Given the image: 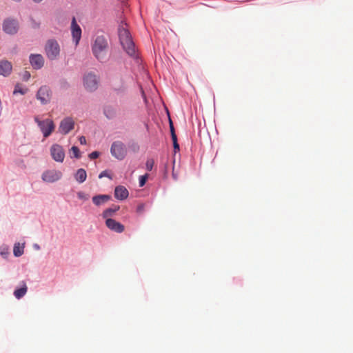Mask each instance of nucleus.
<instances>
[{
	"instance_id": "f8f14e48",
	"label": "nucleus",
	"mask_w": 353,
	"mask_h": 353,
	"mask_svg": "<svg viewBox=\"0 0 353 353\" xmlns=\"http://www.w3.org/2000/svg\"><path fill=\"white\" fill-rule=\"evenodd\" d=\"M71 33L75 45L77 46L81 37V29L77 24L74 17H73L72 19Z\"/></svg>"
},
{
	"instance_id": "f3484780",
	"label": "nucleus",
	"mask_w": 353,
	"mask_h": 353,
	"mask_svg": "<svg viewBox=\"0 0 353 353\" xmlns=\"http://www.w3.org/2000/svg\"><path fill=\"white\" fill-rule=\"evenodd\" d=\"M110 199V196L106 194L97 195L92 197V201L94 205L99 206Z\"/></svg>"
},
{
	"instance_id": "bb28decb",
	"label": "nucleus",
	"mask_w": 353,
	"mask_h": 353,
	"mask_svg": "<svg viewBox=\"0 0 353 353\" xmlns=\"http://www.w3.org/2000/svg\"><path fill=\"white\" fill-rule=\"evenodd\" d=\"M77 196L79 199L83 201H87L90 197V196L88 194H85L83 192H78Z\"/></svg>"
},
{
	"instance_id": "2eb2a0df",
	"label": "nucleus",
	"mask_w": 353,
	"mask_h": 353,
	"mask_svg": "<svg viewBox=\"0 0 353 353\" xmlns=\"http://www.w3.org/2000/svg\"><path fill=\"white\" fill-rule=\"evenodd\" d=\"M12 70V65L10 62L6 60L0 61V75L8 77L10 74Z\"/></svg>"
},
{
	"instance_id": "c756f323",
	"label": "nucleus",
	"mask_w": 353,
	"mask_h": 353,
	"mask_svg": "<svg viewBox=\"0 0 353 353\" xmlns=\"http://www.w3.org/2000/svg\"><path fill=\"white\" fill-rule=\"evenodd\" d=\"M99 154H99V152H97V151H94V152H91V153L89 154V157H90V159H97V158H98V157H99Z\"/></svg>"
},
{
	"instance_id": "5701e85b",
	"label": "nucleus",
	"mask_w": 353,
	"mask_h": 353,
	"mask_svg": "<svg viewBox=\"0 0 353 353\" xmlns=\"http://www.w3.org/2000/svg\"><path fill=\"white\" fill-rule=\"evenodd\" d=\"M70 154L71 157H74L76 159H79L81 157L80 151L77 146H72L71 148Z\"/></svg>"
},
{
	"instance_id": "2f4dec72",
	"label": "nucleus",
	"mask_w": 353,
	"mask_h": 353,
	"mask_svg": "<svg viewBox=\"0 0 353 353\" xmlns=\"http://www.w3.org/2000/svg\"><path fill=\"white\" fill-rule=\"evenodd\" d=\"M30 77V74L28 72H26L23 74V79L25 81H28Z\"/></svg>"
},
{
	"instance_id": "f704fd0d",
	"label": "nucleus",
	"mask_w": 353,
	"mask_h": 353,
	"mask_svg": "<svg viewBox=\"0 0 353 353\" xmlns=\"http://www.w3.org/2000/svg\"><path fill=\"white\" fill-rule=\"evenodd\" d=\"M172 176H173V178H174L175 180H176V179H177V176H176V174L174 173V170H172Z\"/></svg>"
},
{
	"instance_id": "20e7f679",
	"label": "nucleus",
	"mask_w": 353,
	"mask_h": 353,
	"mask_svg": "<svg viewBox=\"0 0 353 353\" xmlns=\"http://www.w3.org/2000/svg\"><path fill=\"white\" fill-rule=\"evenodd\" d=\"M83 86L89 92L95 91L99 86V78L94 72H88L83 79Z\"/></svg>"
},
{
	"instance_id": "f257e3e1",
	"label": "nucleus",
	"mask_w": 353,
	"mask_h": 353,
	"mask_svg": "<svg viewBox=\"0 0 353 353\" xmlns=\"http://www.w3.org/2000/svg\"><path fill=\"white\" fill-rule=\"evenodd\" d=\"M91 48L93 55L98 61H103L106 59L109 44L105 37L97 36L92 43Z\"/></svg>"
},
{
	"instance_id": "c9c22d12",
	"label": "nucleus",
	"mask_w": 353,
	"mask_h": 353,
	"mask_svg": "<svg viewBox=\"0 0 353 353\" xmlns=\"http://www.w3.org/2000/svg\"><path fill=\"white\" fill-rule=\"evenodd\" d=\"M43 0H33L34 2L35 3H39L41 1H42Z\"/></svg>"
},
{
	"instance_id": "6e6552de",
	"label": "nucleus",
	"mask_w": 353,
	"mask_h": 353,
	"mask_svg": "<svg viewBox=\"0 0 353 353\" xmlns=\"http://www.w3.org/2000/svg\"><path fill=\"white\" fill-rule=\"evenodd\" d=\"M36 97L41 104L48 103L51 99L50 89L46 85L41 86L37 91Z\"/></svg>"
},
{
	"instance_id": "393cba45",
	"label": "nucleus",
	"mask_w": 353,
	"mask_h": 353,
	"mask_svg": "<svg viewBox=\"0 0 353 353\" xmlns=\"http://www.w3.org/2000/svg\"><path fill=\"white\" fill-rule=\"evenodd\" d=\"M172 140L173 141V146L174 152L179 151V145L177 142V137L176 134H174L173 137H172Z\"/></svg>"
},
{
	"instance_id": "9d476101",
	"label": "nucleus",
	"mask_w": 353,
	"mask_h": 353,
	"mask_svg": "<svg viewBox=\"0 0 353 353\" xmlns=\"http://www.w3.org/2000/svg\"><path fill=\"white\" fill-rule=\"evenodd\" d=\"M62 176V173L58 170H47L42 174V179L47 183H53L59 180Z\"/></svg>"
},
{
	"instance_id": "aec40b11",
	"label": "nucleus",
	"mask_w": 353,
	"mask_h": 353,
	"mask_svg": "<svg viewBox=\"0 0 353 353\" xmlns=\"http://www.w3.org/2000/svg\"><path fill=\"white\" fill-rule=\"evenodd\" d=\"M119 208H120L119 205H115L113 208H110L106 209L103 212V218L108 219L109 216H112L114 212L118 211L119 210Z\"/></svg>"
},
{
	"instance_id": "cd10ccee",
	"label": "nucleus",
	"mask_w": 353,
	"mask_h": 353,
	"mask_svg": "<svg viewBox=\"0 0 353 353\" xmlns=\"http://www.w3.org/2000/svg\"><path fill=\"white\" fill-rule=\"evenodd\" d=\"M148 178V174L142 175L139 177V186L140 187H143L145 184Z\"/></svg>"
},
{
	"instance_id": "4468645a",
	"label": "nucleus",
	"mask_w": 353,
	"mask_h": 353,
	"mask_svg": "<svg viewBox=\"0 0 353 353\" xmlns=\"http://www.w3.org/2000/svg\"><path fill=\"white\" fill-rule=\"evenodd\" d=\"M105 225L110 230L117 233L123 232L125 229L123 225L112 219H107L105 221Z\"/></svg>"
},
{
	"instance_id": "c85d7f7f",
	"label": "nucleus",
	"mask_w": 353,
	"mask_h": 353,
	"mask_svg": "<svg viewBox=\"0 0 353 353\" xmlns=\"http://www.w3.org/2000/svg\"><path fill=\"white\" fill-rule=\"evenodd\" d=\"M144 210H145V204L144 203H140L137 205V213L141 214L144 212Z\"/></svg>"
},
{
	"instance_id": "f03ea898",
	"label": "nucleus",
	"mask_w": 353,
	"mask_h": 353,
	"mask_svg": "<svg viewBox=\"0 0 353 353\" xmlns=\"http://www.w3.org/2000/svg\"><path fill=\"white\" fill-rule=\"evenodd\" d=\"M119 37L121 44L127 54L131 57L135 56V46L127 28L126 23L120 26L119 28Z\"/></svg>"
},
{
	"instance_id": "ddd939ff",
	"label": "nucleus",
	"mask_w": 353,
	"mask_h": 353,
	"mask_svg": "<svg viewBox=\"0 0 353 353\" xmlns=\"http://www.w3.org/2000/svg\"><path fill=\"white\" fill-rule=\"evenodd\" d=\"M30 63L35 70L41 68L44 65V59L41 54H32L30 56Z\"/></svg>"
},
{
	"instance_id": "39448f33",
	"label": "nucleus",
	"mask_w": 353,
	"mask_h": 353,
	"mask_svg": "<svg viewBox=\"0 0 353 353\" xmlns=\"http://www.w3.org/2000/svg\"><path fill=\"white\" fill-rule=\"evenodd\" d=\"M110 152L116 159L123 160L127 154V148L123 142L117 141L112 143Z\"/></svg>"
},
{
	"instance_id": "423d86ee",
	"label": "nucleus",
	"mask_w": 353,
	"mask_h": 353,
	"mask_svg": "<svg viewBox=\"0 0 353 353\" xmlns=\"http://www.w3.org/2000/svg\"><path fill=\"white\" fill-rule=\"evenodd\" d=\"M34 121L38 124L45 138L49 137L54 130V124L50 119L41 121L38 117H35Z\"/></svg>"
},
{
	"instance_id": "1a4fd4ad",
	"label": "nucleus",
	"mask_w": 353,
	"mask_h": 353,
	"mask_svg": "<svg viewBox=\"0 0 353 353\" xmlns=\"http://www.w3.org/2000/svg\"><path fill=\"white\" fill-rule=\"evenodd\" d=\"M50 154L57 162L62 163L65 158V151L63 147L59 144H53L51 146Z\"/></svg>"
},
{
	"instance_id": "4be33fe9",
	"label": "nucleus",
	"mask_w": 353,
	"mask_h": 353,
	"mask_svg": "<svg viewBox=\"0 0 353 353\" xmlns=\"http://www.w3.org/2000/svg\"><path fill=\"white\" fill-rule=\"evenodd\" d=\"M24 245H20L19 243L14 245L13 248V253L15 256H20L23 254Z\"/></svg>"
},
{
	"instance_id": "a211bd4d",
	"label": "nucleus",
	"mask_w": 353,
	"mask_h": 353,
	"mask_svg": "<svg viewBox=\"0 0 353 353\" xmlns=\"http://www.w3.org/2000/svg\"><path fill=\"white\" fill-rule=\"evenodd\" d=\"M103 112L108 119H111L116 116L117 110L114 107L109 105L104 108Z\"/></svg>"
},
{
	"instance_id": "dca6fc26",
	"label": "nucleus",
	"mask_w": 353,
	"mask_h": 353,
	"mask_svg": "<svg viewBox=\"0 0 353 353\" xmlns=\"http://www.w3.org/2000/svg\"><path fill=\"white\" fill-rule=\"evenodd\" d=\"M128 191L124 186L119 185L115 188L114 196L117 199H125L128 196Z\"/></svg>"
},
{
	"instance_id": "7ed1b4c3",
	"label": "nucleus",
	"mask_w": 353,
	"mask_h": 353,
	"mask_svg": "<svg viewBox=\"0 0 353 353\" xmlns=\"http://www.w3.org/2000/svg\"><path fill=\"white\" fill-rule=\"evenodd\" d=\"M60 46L54 39H49L45 45V52L48 59H57L60 54Z\"/></svg>"
},
{
	"instance_id": "0eeeda50",
	"label": "nucleus",
	"mask_w": 353,
	"mask_h": 353,
	"mask_svg": "<svg viewBox=\"0 0 353 353\" xmlns=\"http://www.w3.org/2000/svg\"><path fill=\"white\" fill-rule=\"evenodd\" d=\"M19 29L18 21L13 19H6L3 23V30L8 34H14Z\"/></svg>"
},
{
	"instance_id": "7c9ffc66",
	"label": "nucleus",
	"mask_w": 353,
	"mask_h": 353,
	"mask_svg": "<svg viewBox=\"0 0 353 353\" xmlns=\"http://www.w3.org/2000/svg\"><path fill=\"white\" fill-rule=\"evenodd\" d=\"M169 123H170V129L171 137H173L174 134H175L174 128L172 121L170 119Z\"/></svg>"
},
{
	"instance_id": "a878e982",
	"label": "nucleus",
	"mask_w": 353,
	"mask_h": 353,
	"mask_svg": "<svg viewBox=\"0 0 353 353\" xmlns=\"http://www.w3.org/2000/svg\"><path fill=\"white\" fill-rule=\"evenodd\" d=\"M154 161L152 159H148L145 163L147 170L151 171L153 168Z\"/></svg>"
},
{
	"instance_id": "9b49d317",
	"label": "nucleus",
	"mask_w": 353,
	"mask_h": 353,
	"mask_svg": "<svg viewBox=\"0 0 353 353\" xmlns=\"http://www.w3.org/2000/svg\"><path fill=\"white\" fill-rule=\"evenodd\" d=\"M74 127V121L71 117L63 119L59 125V130L61 133L66 134L69 133Z\"/></svg>"
},
{
	"instance_id": "6ab92c4d",
	"label": "nucleus",
	"mask_w": 353,
	"mask_h": 353,
	"mask_svg": "<svg viewBox=\"0 0 353 353\" xmlns=\"http://www.w3.org/2000/svg\"><path fill=\"white\" fill-rule=\"evenodd\" d=\"M74 178L80 183L84 182L87 178L85 170L83 168L79 169L74 175Z\"/></svg>"
},
{
	"instance_id": "473e14b6",
	"label": "nucleus",
	"mask_w": 353,
	"mask_h": 353,
	"mask_svg": "<svg viewBox=\"0 0 353 353\" xmlns=\"http://www.w3.org/2000/svg\"><path fill=\"white\" fill-rule=\"evenodd\" d=\"M79 141H80V143L82 144V145H84L86 143V139L84 136H81L79 137Z\"/></svg>"
},
{
	"instance_id": "412c9836",
	"label": "nucleus",
	"mask_w": 353,
	"mask_h": 353,
	"mask_svg": "<svg viewBox=\"0 0 353 353\" xmlns=\"http://www.w3.org/2000/svg\"><path fill=\"white\" fill-rule=\"evenodd\" d=\"M27 290H28L27 286L26 285V284H24L23 287H21V288L17 289L14 292V295L17 299H19L26 294Z\"/></svg>"
},
{
	"instance_id": "b1692460",
	"label": "nucleus",
	"mask_w": 353,
	"mask_h": 353,
	"mask_svg": "<svg viewBox=\"0 0 353 353\" xmlns=\"http://www.w3.org/2000/svg\"><path fill=\"white\" fill-rule=\"evenodd\" d=\"M27 92V89L26 90H23L21 86L20 85L17 84L15 85V88H14V90L13 91V94H16L17 93H20L21 94H26Z\"/></svg>"
},
{
	"instance_id": "72a5a7b5",
	"label": "nucleus",
	"mask_w": 353,
	"mask_h": 353,
	"mask_svg": "<svg viewBox=\"0 0 353 353\" xmlns=\"http://www.w3.org/2000/svg\"><path fill=\"white\" fill-rule=\"evenodd\" d=\"M103 176H108V177H110L108 172L106 171H103L102 172L100 173L99 176V178H102Z\"/></svg>"
}]
</instances>
